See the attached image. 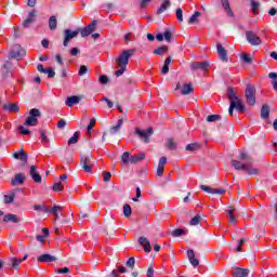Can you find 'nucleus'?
Returning <instances> with one entry per match:
<instances>
[{"instance_id":"obj_1","label":"nucleus","mask_w":277,"mask_h":277,"mask_svg":"<svg viewBox=\"0 0 277 277\" xmlns=\"http://www.w3.org/2000/svg\"><path fill=\"white\" fill-rule=\"evenodd\" d=\"M232 167L235 168V170L247 172L250 176H258V174H261V170L253 168L251 161L241 162L239 160H232Z\"/></svg>"},{"instance_id":"obj_2","label":"nucleus","mask_w":277,"mask_h":277,"mask_svg":"<svg viewBox=\"0 0 277 277\" xmlns=\"http://www.w3.org/2000/svg\"><path fill=\"white\" fill-rule=\"evenodd\" d=\"M135 53H137V50L135 49H128L121 51L119 56L116 58L118 66H129V60H131V57H133Z\"/></svg>"},{"instance_id":"obj_3","label":"nucleus","mask_w":277,"mask_h":277,"mask_svg":"<svg viewBox=\"0 0 277 277\" xmlns=\"http://www.w3.org/2000/svg\"><path fill=\"white\" fill-rule=\"evenodd\" d=\"M34 209L35 211H41L42 213H50L51 215H54L56 220H60V211H63L64 207L54 205L51 209H49L44 205H35Z\"/></svg>"},{"instance_id":"obj_4","label":"nucleus","mask_w":277,"mask_h":277,"mask_svg":"<svg viewBox=\"0 0 277 277\" xmlns=\"http://www.w3.org/2000/svg\"><path fill=\"white\" fill-rule=\"evenodd\" d=\"M155 134V130L153 127H149L147 130H142L140 128H135L134 135H137L144 144H150V137Z\"/></svg>"},{"instance_id":"obj_5","label":"nucleus","mask_w":277,"mask_h":277,"mask_svg":"<svg viewBox=\"0 0 277 277\" xmlns=\"http://www.w3.org/2000/svg\"><path fill=\"white\" fill-rule=\"evenodd\" d=\"M245 96L247 104L250 105V107H254V105H256V88H254V85L247 84Z\"/></svg>"},{"instance_id":"obj_6","label":"nucleus","mask_w":277,"mask_h":277,"mask_svg":"<svg viewBox=\"0 0 277 277\" xmlns=\"http://www.w3.org/2000/svg\"><path fill=\"white\" fill-rule=\"evenodd\" d=\"M42 116V113H40V109L32 108L29 110V116L26 118L24 126L25 127H36L38 124V118Z\"/></svg>"},{"instance_id":"obj_7","label":"nucleus","mask_w":277,"mask_h":277,"mask_svg":"<svg viewBox=\"0 0 277 277\" xmlns=\"http://www.w3.org/2000/svg\"><path fill=\"white\" fill-rule=\"evenodd\" d=\"M27 55L25 49L21 44H14L9 53V60H23Z\"/></svg>"},{"instance_id":"obj_8","label":"nucleus","mask_w":277,"mask_h":277,"mask_svg":"<svg viewBox=\"0 0 277 277\" xmlns=\"http://www.w3.org/2000/svg\"><path fill=\"white\" fill-rule=\"evenodd\" d=\"M96 25H98V21L93 19L89 25H87L84 28H78L82 38H88V36H91V34H94L96 31Z\"/></svg>"},{"instance_id":"obj_9","label":"nucleus","mask_w":277,"mask_h":277,"mask_svg":"<svg viewBox=\"0 0 277 277\" xmlns=\"http://www.w3.org/2000/svg\"><path fill=\"white\" fill-rule=\"evenodd\" d=\"M79 34H80L79 28L76 29V30L65 29L64 30L63 47H68V43L70 42V40H72V38H77V36H79Z\"/></svg>"},{"instance_id":"obj_10","label":"nucleus","mask_w":277,"mask_h":277,"mask_svg":"<svg viewBox=\"0 0 277 277\" xmlns=\"http://www.w3.org/2000/svg\"><path fill=\"white\" fill-rule=\"evenodd\" d=\"M210 64L209 61L203 62H193L190 64V70L196 72V70H201L202 72H207L209 70Z\"/></svg>"},{"instance_id":"obj_11","label":"nucleus","mask_w":277,"mask_h":277,"mask_svg":"<svg viewBox=\"0 0 277 277\" xmlns=\"http://www.w3.org/2000/svg\"><path fill=\"white\" fill-rule=\"evenodd\" d=\"M246 38L251 47H259V44H261V37H258L252 30L246 32Z\"/></svg>"},{"instance_id":"obj_12","label":"nucleus","mask_w":277,"mask_h":277,"mask_svg":"<svg viewBox=\"0 0 277 277\" xmlns=\"http://www.w3.org/2000/svg\"><path fill=\"white\" fill-rule=\"evenodd\" d=\"M81 168L84 170V172H92V156H81Z\"/></svg>"},{"instance_id":"obj_13","label":"nucleus","mask_w":277,"mask_h":277,"mask_svg":"<svg viewBox=\"0 0 277 277\" xmlns=\"http://www.w3.org/2000/svg\"><path fill=\"white\" fill-rule=\"evenodd\" d=\"M235 109L236 111H240V114H243V111H246V105L238 104L237 102H232L228 108L229 116H233Z\"/></svg>"},{"instance_id":"obj_14","label":"nucleus","mask_w":277,"mask_h":277,"mask_svg":"<svg viewBox=\"0 0 277 277\" xmlns=\"http://www.w3.org/2000/svg\"><path fill=\"white\" fill-rule=\"evenodd\" d=\"M2 78L8 79V77H12V62L6 61L1 67Z\"/></svg>"},{"instance_id":"obj_15","label":"nucleus","mask_w":277,"mask_h":277,"mask_svg":"<svg viewBox=\"0 0 277 277\" xmlns=\"http://www.w3.org/2000/svg\"><path fill=\"white\" fill-rule=\"evenodd\" d=\"M216 51L219 54V58L222 62H228V52L226 51V49H224V45H222V43L216 44Z\"/></svg>"},{"instance_id":"obj_16","label":"nucleus","mask_w":277,"mask_h":277,"mask_svg":"<svg viewBox=\"0 0 277 277\" xmlns=\"http://www.w3.org/2000/svg\"><path fill=\"white\" fill-rule=\"evenodd\" d=\"M138 243L143 247L144 252L148 253L153 251V247L150 246V240H148V238L141 236L138 238Z\"/></svg>"},{"instance_id":"obj_17","label":"nucleus","mask_w":277,"mask_h":277,"mask_svg":"<svg viewBox=\"0 0 277 277\" xmlns=\"http://www.w3.org/2000/svg\"><path fill=\"white\" fill-rule=\"evenodd\" d=\"M79 103H81V96L79 95H70L65 100L67 107H75V105H79Z\"/></svg>"},{"instance_id":"obj_18","label":"nucleus","mask_w":277,"mask_h":277,"mask_svg":"<svg viewBox=\"0 0 277 277\" xmlns=\"http://www.w3.org/2000/svg\"><path fill=\"white\" fill-rule=\"evenodd\" d=\"M227 98H229L230 103L236 102L238 104H243V101L237 96V93H235V89H233V87H228L227 89Z\"/></svg>"},{"instance_id":"obj_19","label":"nucleus","mask_w":277,"mask_h":277,"mask_svg":"<svg viewBox=\"0 0 277 277\" xmlns=\"http://www.w3.org/2000/svg\"><path fill=\"white\" fill-rule=\"evenodd\" d=\"M26 179L27 176L24 173H17L11 181V185H13V187H16V185H25Z\"/></svg>"},{"instance_id":"obj_20","label":"nucleus","mask_w":277,"mask_h":277,"mask_svg":"<svg viewBox=\"0 0 277 277\" xmlns=\"http://www.w3.org/2000/svg\"><path fill=\"white\" fill-rule=\"evenodd\" d=\"M187 259H188L190 265H193V267H198L200 265V261H198V259H196V252H194V249L187 250Z\"/></svg>"},{"instance_id":"obj_21","label":"nucleus","mask_w":277,"mask_h":277,"mask_svg":"<svg viewBox=\"0 0 277 277\" xmlns=\"http://www.w3.org/2000/svg\"><path fill=\"white\" fill-rule=\"evenodd\" d=\"M35 18H36V10L28 13V17L23 22L22 25H23L24 29L31 27V25H34V23L36 22Z\"/></svg>"},{"instance_id":"obj_22","label":"nucleus","mask_w":277,"mask_h":277,"mask_svg":"<svg viewBox=\"0 0 277 277\" xmlns=\"http://www.w3.org/2000/svg\"><path fill=\"white\" fill-rule=\"evenodd\" d=\"M38 263H53L57 259L49 253L41 254L37 258Z\"/></svg>"},{"instance_id":"obj_23","label":"nucleus","mask_w":277,"mask_h":277,"mask_svg":"<svg viewBox=\"0 0 277 277\" xmlns=\"http://www.w3.org/2000/svg\"><path fill=\"white\" fill-rule=\"evenodd\" d=\"M249 274H250V269L236 267L235 271L232 273V276L233 277H248Z\"/></svg>"},{"instance_id":"obj_24","label":"nucleus","mask_w":277,"mask_h":277,"mask_svg":"<svg viewBox=\"0 0 277 277\" xmlns=\"http://www.w3.org/2000/svg\"><path fill=\"white\" fill-rule=\"evenodd\" d=\"M29 174L32 179V181H35L36 183H42V175H40V173H38V171H36V166H30V171Z\"/></svg>"},{"instance_id":"obj_25","label":"nucleus","mask_w":277,"mask_h":277,"mask_svg":"<svg viewBox=\"0 0 277 277\" xmlns=\"http://www.w3.org/2000/svg\"><path fill=\"white\" fill-rule=\"evenodd\" d=\"M14 159H19V161H24L27 163V159H29V155L25 151V149H19L13 154Z\"/></svg>"},{"instance_id":"obj_26","label":"nucleus","mask_w":277,"mask_h":277,"mask_svg":"<svg viewBox=\"0 0 277 277\" xmlns=\"http://www.w3.org/2000/svg\"><path fill=\"white\" fill-rule=\"evenodd\" d=\"M2 222H12L13 224H18L21 222V217H18L16 214L9 213L4 215Z\"/></svg>"},{"instance_id":"obj_27","label":"nucleus","mask_w":277,"mask_h":277,"mask_svg":"<svg viewBox=\"0 0 277 277\" xmlns=\"http://www.w3.org/2000/svg\"><path fill=\"white\" fill-rule=\"evenodd\" d=\"M3 109H4V111H10V113H14V114H18V111H21V107H18V105H16V104H12V103L4 104Z\"/></svg>"},{"instance_id":"obj_28","label":"nucleus","mask_w":277,"mask_h":277,"mask_svg":"<svg viewBox=\"0 0 277 277\" xmlns=\"http://www.w3.org/2000/svg\"><path fill=\"white\" fill-rule=\"evenodd\" d=\"M222 8L225 10L227 16L233 17L235 13H233V9H230V2L228 0H221Z\"/></svg>"},{"instance_id":"obj_29","label":"nucleus","mask_w":277,"mask_h":277,"mask_svg":"<svg viewBox=\"0 0 277 277\" xmlns=\"http://www.w3.org/2000/svg\"><path fill=\"white\" fill-rule=\"evenodd\" d=\"M269 111H271L269 105L263 104L261 108V115H260L262 120H267V118H269Z\"/></svg>"},{"instance_id":"obj_30","label":"nucleus","mask_w":277,"mask_h":277,"mask_svg":"<svg viewBox=\"0 0 277 277\" xmlns=\"http://www.w3.org/2000/svg\"><path fill=\"white\" fill-rule=\"evenodd\" d=\"M28 256H29L28 254H25L23 259L12 258L11 263H12L13 269H18V265H21L23 261H27Z\"/></svg>"},{"instance_id":"obj_31","label":"nucleus","mask_w":277,"mask_h":277,"mask_svg":"<svg viewBox=\"0 0 277 277\" xmlns=\"http://www.w3.org/2000/svg\"><path fill=\"white\" fill-rule=\"evenodd\" d=\"M171 5H172V2H170V0H163L160 8L157 10L156 14L158 15L163 14V12H166V10H169Z\"/></svg>"},{"instance_id":"obj_32","label":"nucleus","mask_w":277,"mask_h":277,"mask_svg":"<svg viewBox=\"0 0 277 277\" xmlns=\"http://www.w3.org/2000/svg\"><path fill=\"white\" fill-rule=\"evenodd\" d=\"M124 123V120L121 118L117 121L116 126H113L110 128V135H116V133H118V131H120V129L122 128V124Z\"/></svg>"},{"instance_id":"obj_33","label":"nucleus","mask_w":277,"mask_h":277,"mask_svg":"<svg viewBox=\"0 0 277 277\" xmlns=\"http://www.w3.org/2000/svg\"><path fill=\"white\" fill-rule=\"evenodd\" d=\"M234 211L235 209H233L232 207L226 210V213L228 215V222H230V224H237V216H235Z\"/></svg>"},{"instance_id":"obj_34","label":"nucleus","mask_w":277,"mask_h":277,"mask_svg":"<svg viewBox=\"0 0 277 277\" xmlns=\"http://www.w3.org/2000/svg\"><path fill=\"white\" fill-rule=\"evenodd\" d=\"M146 159V154L140 153L138 155H132L131 157V163H138V161H144Z\"/></svg>"},{"instance_id":"obj_35","label":"nucleus","mask_w":277,"mask_h":277,"mask_svg":"<svg viewBox=\"0 0 277 277\" xmlns=\"http://www.w3.org/2000/svg\"><path fill=\"white\" fill-rule=\"evenodd\" d=\"M200 16H202V13H200V11H196L188 19V25H194L196 23H198V18H200Z\"/></svg>"},{"instance_id":"obj_36","label":"nucleus","mask_w":277,"mask_h":277,"mask_svg":"<svg viewBox=\"0 0 277 277\" xmlns=\"http://www.w3.org/2000/svg\"><path fill=\"white\" fill-rule=\"evenodd\" d=\"M49 27L51 31H55V29H57V17L55 15H52L49 18Z\"/></svg>"},{"instance_id":"obj_37","label":"nucleus","mask_w":277,"mask_h":277,"mask_svg":"<svg viewBox=\"0 0 277 277\" xmlns=\"http://www.w3.org/2000/svg\"><path fill=\"white\" fill-rule=\"evenodd\" d=\"M131 151H124L121 156V161L124 166H129L131 163Z\"/></svg>"},{"instance_id":"obj_38","label":"nucleus","mask_w":277,"mask_h":277,"mask_svg":"<svg viewBox=\"0 0 277 277\" xmlns=\"http://www.w3.org/2000/svg\"><path fill=\"white\" fill-rule=\"evenodd\" d=\"M172 237H183V235H187V229L185 228H176L171 233Z\"/></svg>"},{"instance_id":"obj_39","label":"nucleus","mask_w":277,"mask_h":277,"mask_svg":"<svg viewBox=\"0 0 277 277\" xmlns=\"http://www.w3.org/2000/svg\"><path fill=\"white\" fill-rule=\"evenodd\" d=\"M79 135H81V132H75L74 135L67 142L68 146H71V144H77V142H79Z\"/></svg>"},{"instance_id":"obj_40","label":"nucleus","mask_w":277,"mask_h":277,"mask_svg":"<svg viewBox=\"0 0 277 277\" xmlns=\"http://www.w3.org/2000/svg\"><path fill=\"white\" fill-rule=\"evenodd\" d=\"M123 215H124V217H129L130 215H133V209L131 208V206L129 203H126L123 206Z\"/></svg>"},{"instance_id":"obj_41","label":"nucleus","mask_w":277,"mask_h":277,"mask_svg":"<svg viewBox=\"0 0 277 277\" xmlns=\"http://www.w3.org/2000/svg\"><path fill=\"white\" fill-rule=\"evenodd\" d=\"M14 198H16V193H11L10 195H4L5 205H12L14 202Z\"/></svg>"},{"instance_id":"obj_42","label":"nucleus","mask_w":277,"mask_h":277,"mask_svg":"<svg viewBox=\"0 0 277 277\" xmlns=\"http://www.w3.org/2000/svg\"><path fill=\"white\" fill-rule=\"evenodd\" d=\"M240 60L243 62V64H252V56H250V54L241 53Z\"/></svg>"},{"instance_id":"obj_43","label":"nucleus","mask_w":277,"mask_h":277,"mask_svg":"<svg viewBox=\"0 0 277 277\" xmlns=\"http://www.w3.org/2000/svg\"><path fill=\"white\" fill-rule=\"evenodd\" d=\"M194 92V88H192V84H184L183 90L181 91V94L184 96H187V94H192Z\"/></svg>"},{"instance_id":"obj_44","label":"nucleus","mask_w":277,"mask_h":277,"mask_svg":"<svg viewBox=\"0 0 277 277\" xmlns=\"http://www.w3.org/2000/svg\"><path fill=\"white\" fill-rule=\"evenodd\" d=\"M94 124H96V118H92L87 127V135H92V129H94Z\"/></svg>"},{"instance_id":"obj_45","label":"nucleus","mask_w":277,"mask_h":277,"mask_svg":"<svg viewBox=\"0 0 277 277\" xmlns=\"http://www.w3.org/2000/svg\"><path fill=\"white\" fill-rule=\"evenodd\" d=\"M167 148L169 150H176L177 146H176V143L174 142V138L167 140Z\"/></svg>"},{"instance_id":"obj_46","label":"nucleus","mask_w":277,"mask_h":277,"mask_svg":"<svg viewBox=\"0 0 277 277\" xmlns=\"http://www.w3.org/2000/svg\"><path fill=\"white\" fill-rule=\"evenodd\" d=\"M206 120H207V122H217V121L222 120V116L221 115H209Z\"/></svg>"},{"instance_id":"obj_47","label":"nucleus","mask_w":277,"mask_h":277,"mask_svg":"<svg viewBox=\"0 0 277 277\" xmlns=\"http://www.w3.org/2000/svg\"><path fill=\"white\" fill-rule=\"evenodd\" d=\"M261 3L256 2V0H251V10L254 15L259 14V6Z\"/></svg>"},{"instance_id":"obj_48","label":"nucleus","mask_w":277,"mask_h":277,"mask_svg":"<svg viewBox=\"0 0 277 277\" xmlns=\"http://www.w3.org/2000/svg\"><path fill=\"white\" fill-rule=\"evenodd\" d=\"M200 148V144L198 143H190L186 145V150L194 153V150H198Z\"/></svg>"},{"instance_id":"obj_49","label":"nucleus","mask_w":277,"mask_h":277,"mask_svg":"<svg viewBox=\"0 0 277 277\" xmlns=\"http://www.w3.org/2000/svg\"><path fill=\"white\" fill-rule=\"evenodd\" d=\"M118 273H119V274H127V267H124V266H119V267L117 268V271L114 269V271L111 272V276L118 277V275H117Z\"/></svg>"},{"instance_id":"obj_50","label":"nucleus","mask_w":277,"mask_h":277,"mask_svg":"<svg viewBox=\"0 0 277 277\" xmlns=\"http://www.w3.org/2000/svg\"><path fill=\"white\" fill-rule=\"evenodd\" d=\"M167 51H168V47L162 45V47H159L158 49L154 50V55H163V53H167Z\"/></svg>"},{"instance_id":"obj_51","label":"nucleus","mask_w":277,"mask_h":277,"mask_svg":"<svg viewBox=\"0 0 277 277\" xmlns=\"http://www.w3.org/2000/svg\"><path fill=\"white\" fill-rule=\"evenodd\" d=\"M17 130H18V133H21V135H31L30 130L25 128V126H18Z\"/></svg>"},{"instance_id":"obj_52","label":"nucleus","mask_w":277,"mask_h":277,"mask_svg":"<svg viewBox=\"0 0 277 277\" xmlns=\"http://www.w3.org/2000/svg\"><path fill=\"white\" fill-rule=\"evenodd\" d=\"M200 220H202V217L199 214L195 215L189 222L190 226H198Z\"/></svg>"},{"instance_id":"obj_53","label":"nucleus","mask_w":277,"mask_h":277,"mask_svg":"<svg viewBox=\"0 0 277 277\" xmlns=\"http://www.w3.org/2000/svg\"><path fill=\"white\" fill-rule=\"evenodd\" d=\"M240 159L241 161H245V163H249V161L253 163L252 157L248 156L246 153H240Z\"/></svg>"},{"instance_id":"obj_54","label":"nucleus","mask_w":277,"mask_h":277,"mask_svg":"<svg viewBox=\"0 0 277 277\" xmlns=\"http://www.w3.org/2000/svg\"><path fill=\"white\" fill-rule=\"evenodd\" d=\"M120 68L115 71L116 77H122L124 75V71L127 70L126 65H118Z\"/></svg>"},{"instance_id":"obj_55","label":"nucleus","mask_w":277,"mask_h":277,"mask_svg":"<svg viewBox=\"0 0 277 277\" xmlns=\"http://www.w3.org/2000/svg\"><path fill=\"white\" fill-rule=\"evenodd\" d=\"M175 16H176L179 23H183V9L177 8L175 11Z\"/></svg>"},{"instance_id":"obj_56","label":"nucleus","mask_w":277,"mask_h":277,"mask_svg":"<svg viewBox=\"0 0 277 277\" xmlns=\"http://www.w3.org/2000/svg\"><path fill=\"white\" fill-rule=\"evenodd\" d=\"M44 75H48L49 79H53L55 77V70L52 67L45 69Z\"/></svg>"},{"instance_id":"obj_57","label":"nucleus","mask_w":277,"mask_h":277,"mask_svg":"<svg viewBox=\"0 0 277 277\" xmlns=\"http://www.w3.org/2000/svg\"><path fill=\"white\" fill-rule=\"evenodd\" d=\"M98 81L102 83V85H107L109 83V78L105 75H101L98 77Z\"/></svg>"},{"instance_id":"obj_58","label":"nucleus","mask_w":277,"mask_h":277,"mask_svg":"<svg viewBox=\"0 0 277 277\" xmlns=\"http://www.w3.org/2000/svg\"><path fill=\"white\" fill-rule=\"evenodd\" d=\"M40 135H41V142L43 144H49V136H47V131L40 130Z\"/></svg>"},{"instance_id":"obj_59","label":"nucleus","mask_w":277,"mask_h":277,"mask_svg":"<svg viewBox=\"0 0 277 277\" xmlns=\"http://www.w3.org/2000/svg\"><path fill=\"white\" fill-rule=\"evenodd\" d=\"M163 37L167 42H172V32L170 29L164 30Z\"/></svg>"},{"instance_id":"obj_60","label":"nucleus","mask_w":277,"mask_h":277,"mask_svg":"<svg viewBox=\"0 0 277 277\" xmlns=\"http://www.w3.org/2000/svg\"><path fill=\"white\" fill-rule=\"evenodd\" d=\"M87 74H88V66L81 65L79 70H78L79 77H83V75H87Z\"/></svg>"},{"instance_id":"obj_61","label":"nucleus","mask_w":277,"mask_h":277,"mask_svg":"<svg viewBox=\"0 0 277 277\" xmlns=\"http://www.w3.org/2000/svg\"><path fill=\"white\" fill-rule=\"evenodd\" d=\"M63 189H64V184H62V182H57L53 185L54 192H63Z\"/></svg>"},{"instance_id":"obj_62","label":"nucleus","mask_w":277,"mask_h":277,"mask_svg":"<svg viewBox=\"0 0 277 277\" xmlns=\"http://www.w3.org/2000/svg\"><path fill=\"white\" fill-rule=\"evenodd\" d=\"M199 189H201L202 192H206L207 194H213V188L211 186L200 185Z\"/></svg>"},{"instance_id":"obj_63","label":"nucleus","mask_w":277,"mask_h":277,"mask_svg":"<svg viewBox=\"0 0 277 277\" xmlns=\"http://www.w3.org/2000/svg\"><path fill=\"white\" fill-rule=\"evenodd\" d=\"M127 267H130L131 269L135 267V258H129L127 261Z\"/></svg>"},{"instance_id":"obj_64","label":"nucleus","mask_w":277,"mask_h":277,"mask_svg":"<svg viewBox=\"0 0 277 277\" xmlns=\"http://www.w3.org/2000/svg\"><path fill=\"white\" fill-rule=\"evenodd\" d=\"M243 243H246L245 238H241L240 240H238V246L236 247V252H241Z\"/></svg>"}]
</instances>
